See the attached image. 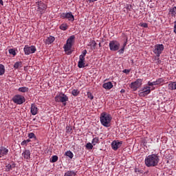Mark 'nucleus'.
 <instances>
[{
	"mask_svg": "<svg viewBox=\"0 0 176 176\" xmlns=\"http://www.w3.org/2000/svg\"><path fill=\"white\" fill-rule=\"evenodd\" d=\"M6 167V171H10L12 168H14V167H16V165L14 164H8Z\"/></svg>",
	"mask_w": 176,
	"mask_h": 176,
	"instance_id": "26",
	"label": "nucleus"
},
{
	"mask_svg": "<svg viewBox=\"0 0 176 176\" xmlns=\"http://www.w3.org/2000/svg\"><path fill=\"white\" fill-rule=\"evenodd\" d=\"M91 46L92 49H96V46H97V43H96L95 41H93L91 42Z\"/></svg>",
	"mask_w": 176,
	"mask_h": 176,
	"instance_id": "41",
	"label": "nucleus"
},
{
	"mask_svg": "<svg viewBox=\"0 0 176 176\" xmlns=\"http://www.w3.org/2000/svg\"><path fill=\"white\" fill-rule=\"evenodd\" d=\"M60 17L62 19H67L69 21L74 22L75 21V16L72 14V12H63L60 14Z\"/></svg>",
	"mask_w": 176,
	"mask_h": 176,
	"instance_id": "10",
	"label": "nucleus"
},
{
	"mask_svg": "<svg viewBox=\"0 0 176 176\" xmlns=\"http://www.w3.org/2000/svg\"><path fill=\"white\" fill-rule=\"evenodd\" d=\"M162 83H164V79L162 78H158L153 82L148 81L147 82L148 86L142 89V91L140 93V96H141V97H145L148 96V94H151V86H157L159 85H162Z\"/></svg>",
	"mask_w": 176,
	"mask_h": 176,
	"instance_id": "1",
	"label": "nucleus"
},
{
	"mask_svg": "<svg viewBox=\"0 0 176 176\" xmlns=\"http://www.w3.org/2000/svg\"><path fill=\"white\" fill-rule=\"evenodd\" d=\"M124 9H126L127 12H131V10H133V6L126 4L124 7Z\"/></svg>",
	"mask_w": 176,
	"mask_h": 176,
	"instance_id": "33",
	"label": "nucleus"
},
{
	"mask_svg": "<svg viewBox=\"0 0 176 176\" xmlns=\"http://www.w3.org/2000/svg\"><path fill=\"white\" fill-rule=\"evenodd\" d=\"M0 5H1L2 6H3V1L0 0Z\"/></svg>",
	"mask_w": 176,
	"mask_h": 176,
	"instance_id": "46",
	"label": "nucleus"
},
{
	"mask_svg": "<svg viewBox=\"0 0 176 176\" xmlns=\"http://www.w3.org/2000/svg\"><path fill=\"white\" fill-rule=\"evenodd\" d=\"M169 13L171 14L172 17H175L176 6H173V8H170Z\"/></svg>",
	"mask_w": 176,
	"mask_h": 176,
	"instance_id": "22",
	"label": "nucleus"
},
{
	"mask_svg": "<svg viewBox=\"0 0 176 176\" xmlns=\"http://www.w3.org/2000/svg\"><path fill=\"white\" fill-rule=\"evenodd\" d=\"M72 48V45L71 44H68L66 43V44L64 45L63 49L66 53V54H72V51H71V49Z\"/></svg>",
	"mask_w": 176,
	"mask_h": 176,
	"instance_id": "13",
	"label": "nucleus"
},
{
	"mask_svg": "<svg viewBox=\"0 0 176 176\" xmlns=\"http://www.w3.org/2000/svg\"><path fill=\"white\" fill-rule=\"evenodd\" d=\"M12 101L16 105H21V104H24L25 98L23 95L16 94L12 97Z\"/></svg>",
	"mask_w": 176,
	"mask_h": 176,
	"instance_id": "5",
	"label": "nucleus"
},
{
	"mask_svg": "<svg viewBox=\"0 0 176 176\" xmlns=\"http://www.w3.org/2000/svg\"><path fill=\"white\" fill-rule=\"evenodd\" d=\"M27 144H28L26 140H23L21 143V145L22 146H27Z\"/></svg>",
	"mask_w": 176,
	"mask_h": 176,
	"instance_id": "42",
	"label": "nucleus"
},
{
	"mask_svg": "<svg viewBox=\"0 0 176 176\" xmlns=\"http://www.w3.org/2000/svg\"><path fill=\"white\" fill-rule=\"evenodd\" d=\"M113 87V84L111 82H105L102 85V88L106 89V90H111Z\"/></svg>",
	"mask_w": 176,
	"mask_h": 176,
	"instance_id": "15",
	"label": "nucleus"
},
{
	"mask_svg": "<svg viewBox=\"0 0 176 176\" xmlns=\"http://www.w3.org/2000/svg\"><path fill=\"white\" fill-rule=\"evenodd\" d=\"M164 50V45L163 44H157L155 46L153 53L156 54L157 57H160V54Z\"/></svg>",
	"mask_w": 176,
	"mask_h": 176,
	"instance_id": "9",
	"label": "nucleus"
},
{
	"mask_svg": "<svg viewBox=\"0 0 176 176\" xmlns=\"http://www.w3.org/2000/svg\"><path fill=\"white\" fill-rule=\"evenodd\" d=\"M57 160H58V157L57 155L52 156V163H56V162H57Z\"/></svg>",
	"mask_w": 176,
	"mask_h": 176,
	"instance_id": "38",
	"label": "nucleus"
},
{
	"mask_svg": "<svg viewBox=\"0 0 176 176\" xmlns=\"http://www.w3.org/2000/svg\"><path fill=\"white\" fill-rule=\"evenodd\" d=\"M18 91H19L21 93H27V91H28V87H19L18 89Z\"/></svg>",
	"mask_w": 176,
	"mask_h": 176,
	"instance_id": "29",
	"label": "nucleus"
},
{
	"mask_svg": "<svg viewBox=\"0 0 176 176\" xmlns=\"http://www.w3.org/2000/svg\"><path fill=\"white\" fill-rule=\"evenodd\" d=\"M28 137L30 139L36 138V136H35V134L34 133H29Z\"/></svg>",
	"mask_w": 176,
	"mask_h": 176,
	"instance_id": "40",
	"label": "nucleus"
},
{
	"mask_svg": "<svg viewBox=\"0 0 176 176\" xmlns=\"http://www.w3.org/2000/svg\"><path fill=\"white\" fill-rule=\"evenodd\" d=\"M87 98H89V100H94V96H93V94H91V92H87Z\"/></svg>",
	"mask_w": 176,
	"mask_h": 176,
	"instance_id": "35",
	"label": "nucleus"
},
{
	"mask_svg": "<svg viewBox=\"0 0 176 176\" xmlns=\"http://www.w3.org/2000/svg\"><path fill=\"white\" fill-rule=\"evenodd\" d=\"M54 36H50L48 38L45 39V43L46 45H52L55 41Z\"/></svg>",
	"mask_w": 176,
	"mask_h": 176,
	"instance_id": "18",
	"label": "nucleus"
},
{
	"mask_svg": "<svg viewBox=\"0 0 176 176\" xmlns=\"http://www.w3.org/2000/svg\"><path fill=\"white\" fill-rule=\"evenodd\" d=\"M91 144L94 146H96L97 144H100V138L98 137L94 138Z\"/></svg>",
	"mask_w": 176,
	"mask_h": 176,
	"instance_id": "23",
	"label": "nucleus"
},
{
	"mask_svg": "<svg viewBox=\"0 0 176 176\" xmlns=\"http://www.w3.org/2000/svg\"><path fill=\"white\" fill-rule=\"evenodd\" d=\"M141 27H143V28H148V23H142Z\"/></svg>",
	"mask_w": 176,
	"mask_h": 176,
	"instance_id": "43",
	"label": "nucleus"
},
{
	"mask_svg": "<svg viewBox=\"0 0 176 176\" xmlns=\"http://www.w3.org/2000/svg\"><path fill=\"white\" fill-rule=\"evenodd\" d=\"M126 45H127V41L124 43L122 47L120 50H118L119 54H123V53H124V49H126Z\"/></svg>",
	"mask_w": 176,
	"mask_h": 176,
	"instance_id": "24",
	"label": "nucleus"
},
{
	"mask_svg": "<svg viewBox=\"0 0 176 176\" xmlns=\"http://www.w3.org/2000/svg\"><path fill=\"white\" fill-rule=\"evenodd\" d=\"M56 102H63V105H67L68 101V96L62 92L55 96Z\"/></svg>",
	"mask_w": 176,
	"mask_h": 176,
	"instance_id": "4",
	"label": "nucleus"
},
{
	"mask_svg": "<svg viewBox=\"0 0 176 176\" xmlns=\"http://www.w3.org/2000/svg\"><path fill=\"white\" fill-rule=\"evenodd\" d=\"M100 123L104 127H111L112 117L107 113H102L100 118Z\"/></svg>",
	"mask_w": 176,
	"mask_h": 176,
	"instance_id": "3",
	"label": "nucleus"
},
{
	"mask_svg": "<svg viewBox=\"0 0 176 176\" xmlns=\"http://www.w3.org/2000/svg\"><path fill=\"white\" fill-rule=\"evenodd\" d=\"M23 67V62H16L14 65V68L15 69H19V68H21Z\"/></svg>",
	"mask_w": 176,
	"mask_h": 176,
	"instance_id": "25",
	"label": "nucleus"
},
{
	"mask_svg": "<svg viewBox=\"0 0 176 176\" xmlns=\"http://www.w3.org/2000/svg\"><path fill=\"white\" fill-rule=\"evenodd\" d=\"M22 156L26 160H30L31 159V152L30 150H25L22 153Z\"/></svg>",
	"mask_w": 176,
	"mask_h": 176,
	"instance_id": "14",
	"label": "nucleus"
},
{
	"mask_svg": "<svg viewBox=\"0 0 176 176\" xmlns=\"http://www.w3.org/2000/svg\"><path fill=\"white\" fill-rule=\"evenodd\" d=\"M160 159L157 154H151L146 157L144 162L147 167H156Z\"/></svg>",
	"mask_w": 176,
	"mask_h": 176,
	"instance_id": "2",
	"label": "nucleus"
},
{
	"mask_svg": "<svg viewBox=\"0 0 176 176\" xmlns=\"http://www.w3.org/2000/svg\"><path fill=\"white\" fill-rule=\"evenodd\" d=\"M151 90H155V87H153V88L151 89Z\"/></svg>",
	"mask_w": 176,
	"mask_h": 176,
	"instance_id": "51",
	"label": "nucleus"
},
{
	"mask_svg": "<svg viewBox=\"0 0 176 176\" xmlns=\"http://www.w3.org/2000/svg\"><path fill=\"white\" fill-rule=\"evenodd\" d=\"M126 91L124 89H121L120 93H124Z\"/></svg>",
	"mask_w": 176,
	"mask_h": 176,
	"instance_id": "48",
	"label": "nucleus"
},
{
	"mask_svg": "<svg viewBox=\"0 0 176 176\" xmlns=\"http://www.w3.org/2000/svg\"><path fill=\"white\" fill-rule=\"evenodd\" d=\"M60 30H62V31H67L68 30V25L67 23H63L59 27Z\"/></svg>",
	"mask_w": 176,
	"mask_h": 176,
	"instance_id": "27",
	"label": "nucleus"
},
{
	"mask_svg": "<svg viewBox=\"0 0 176 176\" xmlns=\"http://www.w3.org/2000/svg\"><path fill=\"white\" fill-rule=\"evenodd\" d=\"M65 131H66V133H71V131H72V128L71 126L67 125L65 127Z\"/></svg>",
	"mask_w": 176,
	"mask_h": 176,
	"instance_id": "37",
	"label": "nucleus"
},
{
	"mask_svg": "<svg viewBox=\"0 0 176 176\" xmlns=\"http://www.w3.org/2000/svg\"><path fill=\"white\" fill-rule=\"evenodd\" d=\"M141 85H142V79L138 78L135 82L131 83V89L135 91L137 89L141 87Z\"/></svg>",
	"mask_w": 176,
	"mask_h": 176,
	"instance_id": "11",
	"label": "nucleus"
},
{
	"mask_svg": "<svg viewBox=\"0 0 176 176\" xmlns=\"http://www.w3.org/2000/svg\"><path fill=\"white\" fill-rule=\"evenodd\" d=\"M5 65L0 64V76L5 74Z\"/></svg>",
	"mask_w": 176,
	"mask_h": 176,
	"instance_id": "28",
	"label": "nucleus"
},
{
	"mask_svg": "<svg viewBox=\"0 0 176 176\" xmlns=\"http://www.w3.org/2000/svg\"><path fill=\"white\" fill-rule=\"evenodd\" d=\"M85 58H79V61L78 64V68H85Z\"/></svg>",
	"mask_w": 176,
	"mask_h": 176,
	"instance_id": "19",
	"label": "nucleus"
},
{
	"mask_svg": "<svg viewBox=\"0 0 176 176\" xmlns=\"http://www.w3.org/2000/svg\"><path fill=\"white\" fill-rule=\"evenodd\" d=\"M30 112L32 115L35 116L38 113V107L34 104H31Z\"/></svg>",
	"mask_w": 176,
	"mask_h": 176,
	"instance_id": "16",
	"label": "nucleus"
},
{
	"mask_svg": "<svg viewBox=\"0 0 176 176\" xmlns=\"http://www.w3.org/2000/svg\"><path fill=\"white\" fill-rule=\"evenodd\" d=\"M87 2H89V3H91L93 2H96L97 0H87Z\"/></svg>",
	"mask_w": 176,
	"mask_h": 176,
	"instance_id": "45",
	"label": "nucleus"
},
{
	"mask_svg": "<svg viewBox=\"0 0 176 176\" xmlns=\"http://www.w3.org/2000/svg\"><path fill=\"white\" fill-rule=\"evenodd\" d=\"M79 93H80V91H79V90H78V89H73L72 91V94L74 97H77V96H79Z\"/></svg>",
	"mask_w": 176,
	"mask_h": 176,
	"instance_id": "31",
	"label": "nucleus"
},
{
	"mask_svg": "<svg viewBox=\"0 0 176 176\" xmlns=\"http://www.w3.org/2000/svg\"><path fill=\"white\" fill-rule=\"evenodd\" d=\"M75 175H76V173H75L74 171L68 170L65 173L64 176H75Z\"/></svg>",
	"mask_w": 176,
	"mask_h": 176,
	"instance_id": "30",
	"label": "nucleus"
},
{
	"mask_svg": "<svg viewBox=\"0 0 176 176\" xmlns=\"http://www.w3.org/2000/svg\"><path fill=\"white\" fill-rule=\"evenodd\" d=\"M86 54H87V50H85L82 52V54L81 55H80L79 58H85V57L86 56Z\"/></svg>",
	"mask_w": 176,
	"mask_h": 176,
	"instance_id": "36",
	"label": "nucleus"
},
{
	"mask_svg": "<svg viewBox=\"0 0 176 176\" xmlns=\"http://www.w3.org/2000/svg\"><path fill=\"white\" fill-rule=\"evenodd\" d=\"M1 21H0V25H1Z\"/></svg>",
	"mask_w": 176,
	"mask_h": 176,
	"instance_id": "52",
	"label": "nucleus"
},
{
	"mask_svg": "<svg viewBox=\"0 0 176 176\" xmlns=\"http://www.w3.org/2000/svg\"><path fill=\"white\" fill-rule=\"evenodd\" d=\"M9 150L5 147L0 148V157L2 156H5V155H8Z\"/></svg>",
	"mask_w": 176,
	"mask_h": 176,
	"instance_id": "17",
	"label": "nucleus"
},
{
	"mask_svg": "<svg viewBox=\"0 0 176 176\" xmlns=\"http://www.w3.org/2000/svg\"><path fill=\"white\" fill-rule=\"evenodd\" d=\"M66 156H67L68 157H69V159H72V157H74V153H72V151H67L65 153Z\"/></svg>",
	"mask_w": 176,
	"mask_h": 176,
	"instance_id": "32",
	"label": "nucleus"
},
{
	"mask_svg": "<svg viewBox=\"0 0 176 176\" xmlns=\"http://www.w3.org/2000/svg\"><path fill=\"white\" fill-rule=\"evenodd\" d=\"M175 25H174V28H176V21L174 22Z\"/></svg>",
	"mask_w": 176,
	"mask_h": 176,
	"instance_id": "49",
	"label": "nucleus"
},
{
	"mask_svg": "<svg viewBox=\"0 0 176 176\" xmlns=\"http://www.w3.org/2000/svg\"><path fill=\"white\" fill-rule=\"evenodd\" d=\"M8 52L10 54H12V56H16V50L14 49H10Z\"/></svg>",
	"mask_w": 176,
	"mask_h": 176,
	"instance_id": "39",
	"label": "nucleus"
},
{
	"mask_svg": "<svg viewBox=\"0 0 176 176\" xmlns=\"http://www.w3.org/2000/svg\"><path fill=\"white\" fill-rule=\"evenodd\" d=\"M98 46L99 47H101V43H99Z\"/></svg>",
	"mask_w": 176,
	"mask_h": 176,
	"instance_id": "50",
	"label": "nucleus"
},
{
	"mask_svg": "<svg viewBox=\"0 0 176 176\" xmlns=\"http://www.w3.org/2000/svg\"><path fill=\"white\" fill-rule=\"evenodd\" d=\"M23 50L26 56H30V54H34V53L36 52V47L34 45L30 47L28 45H25Z\"/></svg>",
	"mask_w": 176,
	"mask_h": 176,
	"instance_id": "8",
	"label": "nucleus"
},
{
	"mask_svg": "<svg viewBox=\"0 0 176 176\" xmlns=\"http://www.w3.org/2000/svg\"><path fill=\"white\" fill-rule=\"evenodd\" d=\"M74 41H75V35H72L67 40L66 43L69 44V45H72L74 44Z\"/></svg>",
	"mask_w": 176,
	"mask_h": 176,
	"instance_id": "21",
	"label": "nucleus"
},
{
	"mask_svg": "<svg viewBox=\"0 0 176 176\" xmlns=\"http://www.w3.org/2000/svg\"><path fill=\"white\" fill-rule=\"evenodd\" d=\"M109 47L111 52H118L120 48V43L118 41H111L109 44Z\"/></svg>",
	"mask_w": 176,
	"mask_h": 176,
	"instance_id": "6",
	"label": "nucleus"
},
{
	"mask_svg": "<svg viewBox=\"0 0 176 176\" xmlns=\"http://www.w3.org/2000/svg\"><path fill=\"white\" fill-rule=\"evenodd\" d=\"M169 90H176V82H170L168 85Z\"/></svg>",
	"mask_w": 176,
	"mask_h": 176,
	"instance_id": "20",
	"label": "nucleus"
},
{
	"mask_svg": "<svg viewBox=\"0 0 176 176\" xmlns=\"http://www.w3.org/2000/svg\"><path fill=\"white\" fill-rule=\"evenodd\" d=\"M25 141H26V143H28V142H31V140H30V139H28Z\"/></svg>",
	"mask_w": 176,
	"mask_h": 176,
	"instance_id": "47",
	"label": "nucleus"
},
{
	"mask_svg": "<svg viewBox=\"0 0 176 176\" xmlns=\"http://www.w3.org/2000/svg\"><path fill=\"white\" fill-rule=\"evenodd\" d=\"M93 146H94L93 145L92 143H90V142H88V143L85 145V148H86L87 149H93Z\"/></svg>",
	"mask_w": 176,
	"mask_h": 176,
	"instance_id": "34",
	"label": "nucleus"
},
{
	"mask_svg": "<svg viewBox=\"0 0 176 176\" xmlns=\"http://www.w3.org/2000/svg\"><path fill=\"white\" fill-rule=\"evenodd\" d=\"M124 74H130V69H125L122 71Z\"/></svg>",
	"mask_w": 176,
	"mask_h": 176,
	"instance_id": "44",
	"label": "nucleus"
},
{
	"mask_svg": "<svg viewBox=\"0 0 176 176\" xmlns=\"http://www.w3.org/2000/svg\"><path fill=\"white\" fill-rule=\"evenodd\" d=\"M36 3L38 6L37 12H39L41 14H43V13L46 12V9H47V6H46V4L41 1H37Z\"/></svg>",
	"mask_w": 176,
	"mask_h": 176,
	"instance_id": "7",
	"label": "nucleus"
},
{
	"mask_svg": "<svg viewBox=\"0 0 176 176\" xmlns=\"http://www.w3.org/2000/svg\"><path fill=\"white\" fill-rule=\"evenodd\" d=\"M122 144H123V142L119 140H114L111 143V148L113 151H118L120 146H122Z\"/></svg>",
	"mask_w": 176,
	"mask_h": 176,
	"instance_id": "12",
	"label": "nucleus"
}]
</instances>
